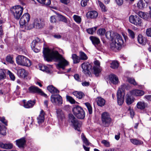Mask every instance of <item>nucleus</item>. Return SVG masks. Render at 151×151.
Segmentation results:
<instances>
[{
  "label": "nucleus",
  "instance_id": "nucleus-47",
  "mask_svg": "<svg viewBox=\"0 0 151 151\" xmlns=\"http://www.w3.org/2000/svg\"><path fill=\"white\" fill-rule=\"evenodd\" d=\"M128 32L129 33V37L132 39H134L135 36V33L132 30L130 29H128Z\"/></svg>",
  "mask_w": 151,
  "mask_h": 151
},
{
  "label": "nucleus",
  "instance_id": "nucleus-16",
  "mask_svg": "<svg viewBox=\"0 0 151 151\" xmlns=\"http://www.w3.org/2000/svg\"><path fill=\"white\" fill-rule=\"evenodd\" d=\"M29 92L32 93H37L39 94L41 92V89L37 87L32 86L29 87L28 88Z\"/></svg>",
  "mask_w": 151,
  "mask_h": 151
},
{
  "label": "nucleus",
  "instance_id": "nucleus-59",
  "mask_svg": "<svg viewBox=\"0 0 151 151\" xmlns=\"http://www.w3.org/2000/svg\"><path fill=\"white\" fill-rule=\"evenodd\" d=\"M56 19L55 16H53L50 17V21L51 23H53L56 22Z\"/></svg>",
  "mask_w": 151,
  "mask_h": 151
},
{
  "label": "nucleus",
  "instance_id": "nucleus-62",
  "mask_svg": "<svg viewBox=\"0 0 151 151\" xmlns=\"http://www.w3.org/2000/svg\"><path fill=\"white\" fill-rule=\"evenodd\" d=\"M115 1L119 6H121L123 3V0H115Z\"/></svg>",
  "mask_w": 151,
  "mask_h": 151
},
{
  "label": "nucleus",
  "instance_id": "nucleus-12",
  "mask_svg": "<svg viewBox=\"0 0 151 151\" xmlns=\"http://www.w3.org/2000/svg\"><path fill=\"white\" fill-rule=\"evenodd\" d=\"M30 19V16L28 13L24 14L20 19L19 24L20 26H23L26 25L29 21Z\"/></svg>",
  "mask_w": 151,
  "mask_h": 151
},
{
  "label": "nucleus",
  "instance_id": "nucleus-61",
  "mask_svg": "<svg viewBox=\"0 0 151 151\" xmlns=\"http://www.w3.org/2000/svg\"><path fill=\"white\" fill-rule=\"evenodd\" d=\"M130 111V113L131 116L132 118H133L134 115V112L133 109H131V107H129L128 109Z\"/></svg>",
  "mask_w": 151,
  "mask_h": 151
},
{
  "label": "nucleus",
  "instance_id": "nucleus-22",
  "mask_svg": "<svg viewBox=\"0 0 151 151\" xmlns=\"http://www.w3.org/2000/svg\"><path fill=\"white\" fill-rule=\"evenodd\" d=\"M45 119L44 113L42 110L40 111V115L37 118L38 123L39 124H42L44 122Z\"/></svg>",
  "mask_w": 151,
  "mask_h": 151
},
{
  "label": "nucleus",
  "instance_id": "nucleus-31",
  "mask_svg": "<svg viewBox=\"0 0 151 151\" xmlns=\"http://www.w3.org/2000/svg\"><path fill=\"white\" fill-rule=\"evenodd\" d=\"M147 106V104L143 101L138 102L137 104V108L141 110L144 109Z\"/></svg>",
  "mask_w": 151,
  "mask_h": 151
},
{
  "label": "nucleus",
  "instance_id": "nucleus-40",
  "mask_svg": "<svg viewBox=\"0 0 151 151\" xmlns=\"http://www.w3.org/2000/svg\"><path fill=\"white\" fill-rule=\"evenodd\" d=\"M39 68L40 70L43 71H45L47 73H49L50 72L49 68L45 65H40Z\"/></svg>",
  "mask_w": 151,
  "mask_h": 151
},
{
  "label": "nucleus",
  "instance_id": "nucleus-41",
  "mask_svg": "<svg viewBox=\"0 0 151 151\" xmlns=\"http://www.w3.org/2000/svg\"><path fill=\"white\" fill-rule=\"evenodd\" d=\"M81 139L85 144L87 146L89 145L90 143L88 142L87 139L84 136L83 133H82L81 135Z\"/></svg>",
  "mask_w": 151,
  "mask_h": 151
},
{
  "label": "nucleus",
  "instance_id": "nucleus-37",
  "mask_svg": "<svg viewBox=\"0 0 151 151\" xmlns=\"http://www.w3.org/2000/svg\"><path fill=\"white\" fill-rule=\"evenodd\" d=\"M6 70L2 69H0V80H3L6 78Z\"/></svg>",
  "mask_w": 151,
  "mask_h": 151
},
{
  "label": "nucleus",
  "instance_id": "nucleus-27",
  "mask_svg": "<svg viewBox=\"0 0 151 151\" xmlns=\"http://www.w3.org/2000/svg\"><path fill=\"white\" fill-rule=\"evenodd\" d=\"M117 101L118 104L121 105L123 104L124 101V96L119 94H117Z\"/></svg>",
  "mask_w": 151,
  "mask_h": 151
},
{
  "label": "nucleus",
  "instance_id": "nucleus-58",
  "mask_svg": "<svg viewBox=\"0 0 151 151\" xmlns=\"http://www.w3.org/2000/svg\"><path fill=\"white\" fill-rule=\"evenodd\" d=\"M101 143L104 144V145L107 147H110V144L109 143L107 142L106 140H103L102 141Z\"/></svg>",
  "mask_w": 151,
  "mask_h": 151
},
{
  "label": "nucleus",
  "instance_id": "nucleus-52",
  "mask_svg": "<svg viewBox=\"0 0 151 151\" xmlns=\"http://www.w3.org/2000/svg\"><path fill=\"white\" fill-rule=\"evenodd\" d=\"M128 82L131 84H132L134 85H137V83L136 82L134 79L132 78H129L127 79Z\"/></svg>",
  "mask_w": 151,
  "mask_h": 151
},
{
  "label": "nucleus",
  "instance_id": "nucleus-42",
  "mask_svg": "<svg viewBox=\"0 0 151 151\" xmlns=\"http://www.w3.org/2000/svg\"><path fill=\"white\" fill-rule=\"evenodd\" d=\"M80 59L81 60H86L88 59L87 55L83 52L82 51L80 52Z\"/></svg>",
  "mask_w": 151,
  "mask_h": 151
},
{
  "label": "nucleus",
  "instance_id": "nucleus-13",
  "mask_svg": "<svg viewBox=\"0 0 151 151\" xmlns=\"http://www.w3.org/2000/svg\"><path fill=\"white\" fill-rule=\"evenodd\" d=\"M89 38L96 48L98 50L101 51V48L100 46H99V45L100 42L99 39L98 37L93 36L90 37Z\"/></svg>",
  "mask_w": 151,
  "mask_h": 151
},
{
  "label": "nucleus",
  "instance_id": "nucleus-39",
  "mask_svg": "<svg viewBox=\"0 0 151 151\" xmlns=\"http://www.w3.org/2000/svg\"><path fill=\"white\" fill-rule=\"evenodd\" d=\"M97 4L100 7L101 10L102 12H106L107 10V8L105 7L104 4L100 1H98Z\"/></svg>",
  "mask_w": 151,
  "mask_h": 151
},
{
  "label": "nucleus",
  "instance_id": "nucleus-34",
  "mask_svg": "<svg viewBox=\"0 0 151 151\" xmlns=\"http://www.w3.org/2000/svg\"><path fill=\"white\" fill-rule=\"evenodd\" d=\"M130 141L133 144L136 145H141L143 143L142 141L136 139H131Z\"/></svg>",
  "mask_w": 151,
  "mask_h": 151
},
{
  "label": "nucleus",
  "instance_id": "nucleus-17",
  "mask_svg": "<svg viewBox=\"0 0 151 151\" xmlns=\"http://www.w3.org/2000/svg\"><path fill=\"white\" fill-rule=\"evenodd\" d=\"M109 78L111 83L114 84H117L119 81L118 77L115 75L111 74L109 76Z\"/></svg>",
  "mask_w": 151,
  "mask_h": 151
},
{
  "label": "nucleus",
  "instance_id": "nucleus-6",
  "mask_svg": "<svg viewBox=\"0 0 151 151\" xmlns=\"http://www.w3.org/2000/svg\"><path fill=\"white\" fill-rule=\"evenodd\" d=\"M72 111L74 115L78 119H83L85 117V114L84 111L83 109L78 106L74 107Z\"/></svg>",
  "mask_w": 151,
  "mask_h": 151
},
{
  "label": "nucleus",
  "instance_id": "nucleus-30",
  "mask_svg": "<svg viewBox=\"0 0 151 151\" xmlns=\"http://www.w3.org/2000/svg\"><path fill=\"white\" fill-rule=\"evenodd\" d=\"M137 40L140 44L143 45L145 44L146 39L145 37H143L141 35H138L137 37Z\"/></svg>",
  "mask_w": 151,
  "mask_h": 151
},
{
  "label": "nucleus",
  "instance_id": "nucleus-32",
  "mask_svg": "<svg viewBox=\"0 0 151 151\" xmlns=\"http://www.w3.org/2000/svg\"><path fill=\"white\" fill-rule=\"evenodd\" d=\"M127 87V85L125 84H123L119 88L117 94H122V95H124V91L125 89Z\"/></svg>",
  "mask_w": 151,
  "mask_h": 151
},
{
  "label": "nucleus",
  "instance_id": "nucleus-43",
  "mask_svg": "<svg viewBox=\"0 0 151 151\" xmlns=\"http://www.w3.org/2000/svg\"><path fill=\"white\" fill-rule=\"evenodd\" d=\"M84 104L87 108L89 114H91L93 112L92 109L90 104L88 102H86L84 103Z\"/></svg>",
  "mask_w": 151,
  "mask_h": 151
},
{
  "label": "nucleus",
  "instance_id": "nucleus-54",
  "mask_svg": "<svg viewBox=\"0 0 151 151\" xmlns=\"http://www.w3.org/2000/svg\"><path fill=\"white\" fill-rule=\"evenodd\" d=\"M7 74L9 75L12 81H14L15 77L14 75L9 70L7 71Z\"/></svg>",
  "mask_w": 151,
  "mask_h": 151
},
{
  "label": "nucleus",
  "instance_id": "nucleus-23",
  "mask_svg": "<svg viewBox=\"0 0 151 151\" xmlns=\"http://www.w3.org/2000/svg\"><path fill=\"white\" fill-rule=\"evenodd\" d=\"M87 17L91 18H95L98 16V13L95 11L88 12L87 14Z\"/></svg>",
  "mask_w": 151,
  "mask_h": 151
},
{
  "label": "nucleus",
  "instance_id": "nucleus-44",
  "mask_svg": "<svg viewBox=\"0 0 151 151\" xmlns=\"http://www.w3.org/2000/svg\"><path fill=\"white\" fill-rule=\"evenodd\" d=\"M119 66V64L116 61H113L111 63L110 67L113 69H116Z\"/></svg>",
  "mask_w": 151,
  "mask_h": 151
},
{
  "label": "nucleus",
  "instance_id": "nucleus-55",
  "mask_svg": "<svg viewBox=\"0 0 151 151\" xmlns=\"http://www.w3.org/2000/svg\"><path fill=\"white\" fill-rule=\"evenodd\" d=\"M26 120L27 121V122L26 121L27 123L29 124L30 123V124L29 125L30 127H31L32 126V122H33V120L32 118H31V119L30 117H28L27 119Z\"/></svg>",
  "mask_w": 151,
  "mask_h": 151
},
{
  "label": "nucleus",
  "instance_id": "nucleus-3",
  "mask_svg": "<svg viewBox=\"0 0 151 151\" xmlns=\"http://www.w3.org/2000/svg\"><path fill=\"white\" fill-rule=\"evenodd\" d=\"M68 117L69 121L71 122L75 129L78 131H81V122L78 120L72 114H69Z\"/></svg>",
  "mask_w": 151,
  "mask_h": 151
},
{
  "label": "nucleus",
  "instance_id": "nucleus-60",
  "mask_svg": "<svg viewBox=\"0 0 151 151\" xmlns=\"http://www.w3.org/2000/svg\"><path fill=\"white\" fill-rule=\"evenodd\" d=\"M60 1L62 3L65 5L68 4L70 2V0H60Z\"/></svg>",
  "mask_w": 151,
  "mask_h": 151
},
{
  "label": "nucleus",
  "instance_id": "nucleus-2",
  "mask_svg": "<svg viewBox=\"0 0 151 151\" xmlns=\"http://www.w3.org/2000/svg\"><path fill=\"white\" fill-rule=\"evenodd\" d=\"M106 37L112 42L110 47L111 50L116 51L121 49L124 43L123 40L121 35L111 31L107 32L106 33Z\"/></svg>",
  "mask_w": 151,
  "mask_h": 151
},
{
  "label": "nucleus",
  "instance_id": "nucleus-57",
  "mask_svg": "<svg viewBox=\"0 0 151 151\" xmlns=\"http://www.w3.org/2000/svg\"><path fill=\"white\" fill-rule=\"evenodd\" d=\"M89 0H82L81 1V4L82 6H86L87 4V2Z\"/></svg>",
  "mask_w": 151,
  "mask_h": 151
},
{
  "label": "nucleus",
  "instance_id": "nucleus-26",
  "mask_svg": "<svg viewBox=\"0 0 151 151\" xmlns=\"http://www.w3.org/2000/svg\"><path fill=\"white\" fill-rule=\"evenodd\" d=\"M17 145L20 147H23L26 142L24 138H22L16 141Z\"/></svg>",
  "mask_w": 151,
  "mask_h": 151
},
{
  "label": "nucleus",
  "instance_id": "nucleus-5",
  "mask_svg": "<svg viewBox=\"0 0 151 151\" xmlns=\"http://www.w3.org/2000/svg\"><path fill=\"white\" fill-rule=\"evenodd\" d=\"M23 10V7L17 5L13 7L11 11L14 18L19 20L22 14Z\"/></svg>",
  "mask_w": 151,
  "mask_h": 151
},
{
  "label": "nucleus",
  "instance_id": "nucleus-20",
  "mask_svg": "<svg viewBox=\"0 0 151 151\" xmlns=\"http://www.w3.org/2000/svg\"><path fill=\"white\" fill-rule=\"evenodd\" d=\"M130 94L137 96H141L144 94V92L141 90L135 89L130 91Z\"/></svg>",
  "mask_w": 151,
  "mask_h": 151
},
{
  "label": "nucleus",
  "instance_id": "nucleus-9",
  "mask_svg": "<svg viewBox=\"0 0 151 151\" xmlns=\"http://www.w3.org/2000/svg\"><path fill=\"white\" fill-rule=\"evenodd\" d=\"M129 21L137 26H140L142 24V19L136 15H131L129 17Z\"/></svg>",
  "mask_w": 151,
  "mask_h": 151
},
{
  "label": "nucleus",
  "instance_id": "nucleus-64",
  "mask_svg": "<svg viewBox=\"0 0 151 151\" xmlns=\"http://www.w3.org/2000/svg\"><path fill=\"white\" fill-rule=\"evenodd\" d=\"M0 121L6 125H7V122L4 117L1 118Z\"/></svg>",
  "mask_w": 151,
  "mask_h": 151
},
{
  "label": "nucleus",
  "instance_id": "nucleus-19",
  "mask_svg": "<svg viewBox=\"0 0 151 151\" xmlns=\"http://www.w3.org/2000/svg\"><path fill=\"white\" fill-rule=\"evenodd\" d=\"M25 100H23V102L24 103V106L25 108H29L32 107L35 103V100H34L33 101L29 100L28 101L27 103H25Z\"/></svg>",
  "mask_w": 151,
  "mask_h": 151
},
{
  "label": "nucleus",
  "instance_id": "nucleus-48",
  "mask_svg": "<svg viewBox=\"0 0 151 151\" xmlns=\"http://www.w3.org/2000/svg\"><path fill=\"white\" fill-rule=\"evenodd\" d=\"M74 21L77 23L79 24L81 22V18L78 15H74L73 16Z\"/></svg>",
  "mask_w": 151,
  "mask_h": 151
},
{
  "label": "nucleus",
  "instance_id": "nucleus-36",
  "mask_svg": "<svg viewBox=\"0 0 151 151\" xmlns=\"http://www.w3.org/2000/svg\"><path fill=\"white\" fill-rule=\"evenodd\" d=\"M41 42V40L38 38H36L32 43L31 47L34 48L35 46L38 45V44Z\"/></svg>",
  "mask_w": 151,
  "mask_h": 151
},
{
  "label": "nucleus",
  "instance_id": "nucleus-21",
  "mask_svg": "<svg viewBox=\"0 0 151 151\" xmlns=\"http://www.w3.org/2000/svg\"><path fill=\"white\" fill-rule=\"evenodd\" d=\"M132 95V94H130V92L126 95V102L128 105L131 104L134 101V99Z\"/></svg>",
  "mask_w": 151,
  "mask_h": 151
},
{
  "label": "nucleus",
  "instance_id": "nucleus-1",
  "mask_svg": "<svg viewBox=\"0 0 151 151\" xmlns=\"http://www.w3.org/2000/svg\"><path fill=\"white\" fill-rule=\"evenodd\" d=\"M43 52L45 60L49 62L54 60L58 62L57 66L59 68L64 70L65 67L69 64L68 62L57 50H51L47 48H44Z\"/></svg>",
  "mask_w": 151,
  "mask_h": 151
},
{
  "label": "nucleus",
  "instance_id": "nucleus-38",
  "mask_svg": "<svg viewBox=\"0 0 151 151\" xmlns=\"http://www.w3.org/2000/svg\"><path fill=\"white\" fill-rule=\"evenodd\" d=\"M137 6L139 9H142L145 8V4L142 0H140L137 3Z\"/></svg>",
  "mask_w": 151,
  "mask_h": 151
},
{
  "label": "nucleus",
  "instance_id": "nucleus-8",
  "mask_svg": "<svg viewBox=\"0 0 151 151\" xmlns=\"http://www.w3.org/2000/svg\"><path fill=\"white\" fill-rule=\"evenodd\" d=\"M103 124L106 127H108L111 124V119L108 113H103L101 116Z\"/></svg>",
  "mask_w": 151,
  "mask_h": 151
},
{
  "label": "nucleus",
  "instance_id": "nucleus-28",
  "mask_svg": "<svg viewBox=\"0 0 151 151\" xmlns=\"http://www.w3.org/2000/svg\"><path fill=\"white\" fill-rule=\"evenodd\" d=\"M73 94L79 99H81L84 96V94L82 92L77 91H74Z\"/></svg>",
  "mask_w": 151,
  "mask_h": 151
},
{
  "label": "nucleus",
  "instance_id": "nucleus-11",
  "mask_svg": "<svg viewBox=\"0 0 151 151\" xmlns=\"http://www.w3.org/2000/svg\"><path fill=\"white\" fill-rule=\"evenodd\" d=\"M45 25L44 21L41 19H36L34 20V22L31 27V28L34 27L36 29H40L43 28Z\"/></svg>",
  "mask_w": 151,
  "mask_h": 151
},
{
  "label": "nucleus",
  "instance_id": "nucleus-15",
  "mask_svg": "<svg viewBox=\"0 0 151 151\" xmlns=\"http://www.w3.org/2000/svg\"><path fill=\"white\" fill-rule=\"evenodd\" d=\"M95 64L97 65V66L93 67V72L96 76L97 77L99 76V73L101 72L99 66L100 63L98 61H95Z\"/></svg>",
  "mask_w": 151,
  "mask_h": 151
},
{
  "label": "nucleus",
  "instance_id": "nucleus-46",
  "mask_svg": "<svg viewBox=\"0 0 151 151\" xmlns=\"http://www.w3.org/2000/svg\"><path fill=\"white\" fill-rule=\"evenodd\" d=\"M6 134V128L4 127H2L1 126L0 127V136L5 135Z\"/></svg>",
  "mask_w": 151,
  "mask_h": 151
},
{
  "label": "nucleus",
  "instance_id": "nucleus-49",
  "mask_svg": "<svg viewBox=\"0 0 151 151\" xmlns=\"http://www.w3.org/2000/svg\"><path fill=\"white\" fill-rule=\"evenodd\" d=\"M106 32V30L104 29L101 28L99 29L97 31V34L101 36L104 35Z\"/></svg>",
  "mask_w": 151,
  "mask_h": 151
},
{
  "label": "nucleus",
  "instance_id": "nucleus-63",
  "mask_svg": "<svg viewBox=\"0 0 151 151\" xmlns=\"http://www.w3.org/2000/svg\"><path fill=\"white\" fill-rule=\"evenodd\" d=\"M74 78L76 80L78 81H81V79L80 78L78 74H76L74 76Z\"/></svg>",
  "mask_w": 151,
  "mask_h": 151
},
{
  "label": "nucleus",
  "instance_id": "nucleus-53",
  "mask_svg": "<svg viewBox=\"0 0 151 151\" xmlns=\"http://www.w3.org/2000/svg\"><path fill=\"white\" fill-rule=\"evenodd\" d=\"M58 17L60 19V21L64 22L65 23H67V19L65 16L62 15L60 14L59 15Z\"/></svg>",
  "mask_w": 151,
  "mask_h": 151
},
{
  "label": "nucleus",
  "instance_id": "nucleus-10",
  "mask_svg": "<svg viewBox=\"0 0 151 151\" xmlns=\"http://www.w3.org/2000/svg\"><path fill=\"white\" fill-rule=\"evenodd\" d=\"M81 66L83 72L84 74L89 75L91 74L90 71L92 70V67L88 62H84L81 64Z\"/></svg>",
  "mask_w": 151,
  "mask_h": 151
},
{
  "label": "nucleus",
  "instance_id": "nucleus-7",
  "mask_svg": "<svg viewBox=\"0 0 151 151\" xmlns=\"http://www.w3.org/2000/svg\"><path fill=\"white\" fill-rule=\"evenodd\" d=\"M50 100L51 102L55 105H60L63 103L62 97L59 94H52Z\"/></svg>",
  "mask_w": 151,
  "mask_h": 151
},
{
  "label": "nucleus",
  "instance_id": "nucleus-29",
  "mask_svg": "<svg viewBox=\"0 0 151 151\" xmlns=\"http://www.w3.org/2000/svg\"><path fill=\"white\" fill-rule=\"evenodd\" d=\"M47 90L52 93H58L59 91L53 86H50L47 87Z\"/></svg>",
  "mask_w": 151,
  "mask_h": 151
},
{
  "label": "nucleus",
  "instance_id": "nucleus-45",
  "mask_svg": "<svg viewBox=\"0 0 151 151\" xmlns=\"http://www.w3.org/2000/svg\"><path fill=\"white\" fill-rule=\"evenodd\" d=\"M97 27H94L91 28H89L87 29V32L89 34L93 35V33L95 32V31L96 30Z\"/></svg>",
  "mask_w": 151,
  "mask_h": 151
},
{
  "label": "nucleus",
  "instance_id": "nucleus-56",
  "mask_svg": "<svg viewBox=\"0 0 151 151\" xmlns=\"http://www.w3.org/2000/svg\"><path fill=\"white\" fill-rule=\"evenodd\" d=\"M146 33L147 36L151 37V28L146 29Z\"/></svg>",
  "mask_w": 151,
  "mask_h": 151
},
{
  "label": "nucleus",
  "instance_id": "nucleus-24",
  "mask_svg": "<svg viewBox=\"0 0 151 151\" xmlns=\"http://www.w3.org/2000/svg\"><path fill=\"white\" fill-rule=\"evenodd\" d=\"M137 14L139 17L146 20H147L149 18L148 14L147 12L139 11L138 12Z\"/></svg>",
  "mask_w": 151,
  "mask_h": 151
},
{
  "label": "nucleus",
  "instance_id": "nucleus-50",
  "mask_svg": "<svg viewBox=\"0 0 151 151\" xmlns=\"http://www.w3.org/2000/svg\"><path fill=\"white\" fill-rule=\"evenodd\" d=\"M66 99L67 100L72 104H75L76 102L75 100L70 96H67Z\"/></svg>",
  "mask_w": 151,
  "mask_h": 151
},
{
  "label": "nucleus",
  "instance_id": "nucleus-33",
  "mask_svg": "<svg viewBox=\"0 0 151 151\" xmlns=\"http://www.w3.org/2000/svg\"><path fill=\"white\" fill-rule=\"evenodd\" d=\"M56 112L58 119L62 120L63 118H64V115L61 110L60 109H57Z\"/></svg>",
  "mask_w": 151,
  "mask_h": 151
},
{
  "label": "nucleus",
  "instance_id": "nucleus-51",
  "mask_svg": "<svg viewBox=\"0 0 151 151\" xmlns=\"http://www.w3.org/2000/svg\"><path fill=\"white\" fill-rule=\"evenodd\" d=\"M13 59V57L10 55H8L6 57V61L10 63L13 64L14 63V61Z\"/></svg>",
  "mask_w": 151,
  "mask_h": 151
},
{
  "label": "nucleus",
  "instance_id": "nucleus-18",
  "mask_svg": "<svg viewBox=\"0 0 151 151\" xmlns=\"http://www.w3.org/2000/svg\"><path fill=\"white\" fill-rule=\"evenodd\" d=\"M0 147L4 149L10 150L13 148V145L11 143L4 144L1 142H0Z\"/></svg>",
  "mask_w": 151,
  "mask_h": 151
},
{
  "label": "nucleus",
  "instance_id": "nucleus-4",
  "mask_svg": "<svg viewBox=\"0 0 151 151\" xmlns=\"http://www.w3.org/2000/svg\"><path fill=\"white\" fill-rule=\"evenodd\" d=\"M17 63L19 65L26 66H30L31 65V62L25 57L19 55L16 58Z\"/></svg>",
  "mask_w": 151,
  "mask_h": 151
},
{
  "label": "nucleus",
  "instance_id": "nucleus-25",
  "mask_svg": "<svg viewBox=\"0 0 151 151\" xmlns=\"http://www.w3.org/2000/svg\"><path fill=\"white\" fill-rule=\"evenodd\" d=\"M96 102L98 105L101 107L104 106L106 103L105 100L101 97H98L96 99Z\"/></svg>",
  "mask_w": 151,
  "mask_h": 151
},
{
  "label": "nucleus",
  "instance_id": "nucleus-35",
  "mask_svg": "<svg viewBox=\"0 0 151 151\" xmlns=\"http://www.w3.org/2000/svg\"><path fill=\"white\" fill-rule=\"evenodd\" d=\"M72 58L74 64L78 63L80 62V58L76 54H73L72 55Z\"/></svg>",
  "mask_w": 151,
  "mask_h": 151
},
{
  "label": "nucleus",
  "instance_id": "nucleus-14",
  "mask_svg": "<svg viewBox=\"0 0 151 151\" xmlns=\"http://www.w3.org/2000/svg\"><path fill=\"white\" fill-rule=\"evenodd\" d=\"M17 73L19 77L22 78H25L28 74L27 71L23 68L17 69Z\"/></svg>",
  "mask_w": 151,
  "mask_h": 151
}]
</instances>
